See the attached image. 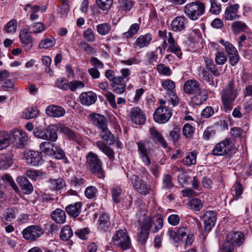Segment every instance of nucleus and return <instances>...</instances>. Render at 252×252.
<instances>
[{"mask_svg": "<svg viewBox=\"0 0 252 252\" xmlns=\"http://www.w3.org/2000/svg\"><path fill=\"white\" fill-rule=\"evenodd\" d=\"M189 205L191 208L194 211H199L203 207V203L200 199L193 198L189 201Z\"/></svg>", "mask_w": 252, "mask_h": 252, "instance_id": "obj_64", "label": "nucleus"}, {"mask_svg": "<svg viewBox=\"0 0 252 252\" xmlns=\"http://www.w3.org/2000/svg\"><path fill=\"white\" fill-rule=\"evenodd\" d=\"M133 4L129 0H119V8L120 10L127 11L130 10Z\"/></svg>", "mask_w": 252, "mask_h": 252, "instance_id": "obj_60", "label": "nucleus"}, {"mask_svg": "<svg viewBox=\"0 0 252 252\" xmlns=\"http://www.w3.org/2000/svg\"><path fill=\"white\" fill-rule=\"evenodd\" d=\"M98 229L101 231L106 232L110 229L109 217L106 214H102L98 219Z\"/></svg>", "mask_w": 252, "mask_h": 252, "instance_id": "obj_29", "label": "nucleus"}, {"mask_svg": "<svg viewBox=\"0 0 252 252\" xmlns=\"http://www.w3.org/2000/svg\"><path fill=\"white\" fill-rule=\"evenodd\" d=\"M73 235V232L68 225L63 226L60 233V237L63 240H68Z\"/></svg>", "mask_w": 252, "mask_h": 252, "instance_id": "obj_50", "label": "nucleus"}, {"mask_svg": "<svg viewBox=\"0 0 252 252\" xmlns=\"http://www.w3.org/2000/svg\"><path fill=\"white\" fill-rule=\"evenodd\" d=\"M41 227L37 225H31L25 228L22 231L23 237L27 240L35 241L43 234Z\"/></svg>", "mask_w": 252, "mask_h": 252, "instance_id": "obj_7", "label": "nucleus"}, {"mask_svg": "<svg viewBox=\"0 0 252 252\" xmlns=\"http://www.w3.org/2000/svg\"><path fill=\"white\" fill-rule=\"evenodd\" d=\"M69 83L65 78H60L56 80L55 86L60 90L67 91L69 89Z\"/></svg>", "mask_w": 252, "mask_h": 252, "instance_id": "obj_49", "label": "nucleus"}, {"mask_svg": "<svg viewBox=\"0 0 252 252\" xmlns=\"http://www.w3.org/2000/svg\"><path fill=\"white\" fill-rule=\"evenodd\" d=\"M239 5L238 4L230 5L226 7L224 17L226 20L232 21L239 17L238 14V10Z\"/></svg>", "mask_w": 252, "mask_h": 252, "instance_id": "obj_20", "label": "nucleus"}, {"mask_svg": "<svg viewBox=\"0 0 252 252\" xmlns=\"http://www.w3.org/2000/svg\"><path fill=\"white\" fill-rule=\"evenodd\" d=\"M49 187L52 190H60L63 188L65 184L63 180L61 179H51L49 181Z\"/></svg>", "mask_w": 252, "mask_h": 252, "instance_id": "obj_41", "label": "nucleus"}, {"mask_svg": "<svg viewBox=\"0 0 252 252\" xmlns=\"http://www.w3.org/2000/svg\"><path fill=\"white\" fill-rule=\"evenodd\" d=\"M168 45L167 51L174 53L178 57L180 58L182 56V53L180 47L176 40L169 43Z\"/></svg>", "mask_w": 252, "mask_h": 252, "instance_id": "obj_47", "label": "nucleus"}, {"mask_svg": "<svg viewBox=\"0 0 252 252\" xmlns=\"http://www.w3.org/2000/svg\"><path fill=\"white\" fill-rule=\"evenodd\" d=\"M97 147L103 152L109 159L112 160L114 158V152L109 146L101 141H98L95 143Z\"/></svg>", "mask_w": 252, "mask_h": 252, "instance_id": "obj_31", "label": "nucleus"}, {"mask_svg": "<svg viewBox=\"0 0 252 252\" xmlns=\"http://www.w3.org/2000/svg\"><path fill=\"white\" fill-rule=\"evenodd\" d=\"M18 213V209L15 207L8 208L4 214V219L7 221H11L16 218Z\"/></svg>", "mask_w": 252, "mask_h": 252, "instance_id": "obj_48", "label": "nucleus"}, {"mask_svg": "<svg viewBox=\"0 0 252 252\" xmlns=\"http://www.w3.org/2000/svg\"><path fill=\"white\" fill-rule=\"evenodd\" d=\"M196 153L192 152L188 153L186 157L183 159L182 162L186 165H191L196 163Z\"/></svg>", "mask_w": 252, "mask_h": 252, "instance_id": "obj_42", "label": "nucleus"}, {"mask_svg": "<svg viewBox=\"0 0 252 252\" xmlns=\"http://www.w3.org/2000/svg\"><path fill=\"white\" fill-rule=\"evenodd\" d=\"M201 89L199 82L195 80H187L184 85V90L188 94H193Z\"/></svg>", "mask_w": 252, "mask_h": 252, "instance_id": "obj_21", "label": "nucleus"}, {"mask_svg": "<svg viewBox=\"0 0 252 252\" xmlns=\"http://www.w3.org/2000/svg\"><path fill=\"white\" fill-rule=\"evenodd\" d=\"M161 85L162 89L161 91H164L166 94H172L175 91V83L170 79H166L161 81Z\"/></svg>", "mask_w": 252, "mask_h": 252, "instance_id": "obj_33", "label": "nucleus"}, {"mask_svg": "<svg viewBox=\"0 0 252 252\" xmlns=\"http://www.w3.org/2000/svg\"><path fill=\"white\" fill-rule=\"evenodd\" d=\"M172 115L168 108L158 107L154 114V119L157 123L165 124L169 121Z\"/></svg>", "mask_w": 252, "mask_h": 252, "instance_id": "obj_10", "label": "nucleus"}, {"mask_svg": "<svg viewBox=\"0 0 252 252\" xmlns=\"http://www.w3.org/2000/svg\"><path fill=\"white\" fill-rule=\"evenodd\" d=\"M147 220L149 223L146 224V227L153 233L158 232L163 226V219L160 216H156L153 218L147 217L143 220L142 223H145Z\"/></svg>", "mask_w": 252, "mask_h": 252, "instance_id": "obj_8", "label": "nucleus"}, {"mask_svg": "<svg viewBox=\"0 0 252 252\" xmlns=\"http://www.w3.org/2000/svg\"><path fill=\"white\" fill-rule=\"evenodd\" d=\"M157 70L160 74L166 76H170L172 73L170 67L166 66L163 63L158 64L157 67Z\"/></svg>", "mask_w": 252, "mask_h": 252, "instance_id": "obj_59", "label": "nucleus"}, {"mask_svg": "<svg viewBox=\"0 0 252 252\" xmlns=\"http://www.w3.org/2000/svg\"><path fill=\"white\" fill-rule=\"evenodd\" d=\"M26 174L30 178L36 181L42 178L44 173L39 170L30 169L27 171Z\"/></svg>", "mask_w": 252, "mask_h": 252, "instance_id": "obj_52", "label": "nucleus"}, {"mask_svg": "<svg viewBox=\"0 0 252 252\" xmlns=\"http://www.w3.org/2000/svg\"><path fill=\"white\" fill-rule=\"evenodd\" d=\"M112 241L114 245L119 246L123 250L130 248V240L125 230L118 231L112 238Z\"/></svg>", "mask_w": 252, "mask_h": 252, "instance_id": "obj_6", "label": "nucleus"}, {"mask_svg": "<svg viewBox=\"0 0 252 252\" xmlns=\"http://www.w3.org/2000/svg\"><path fill=\"white\" fill-rule=\"evenodd\" d=\"M13 156L11 154L3 156L0 158V168L7 169L13 163Z\"/></svg>", "mask_w": 252, "mask_h": 252, "instance_id": "obj_38", "label": "nucleus"}, {"mask_svg": "<svg viewBox=\"0 0 252 252\" xmlns=\"http://www.w3.org/2000/svg\"><path fill=\"white\" fill-rule=\"evenodd\" d=\"M89 118L93 124L101 130L99 134L100 137L107 144H113L114 142V137L107 128L106 118L99 114H93L89 116Z\"/></svg>", "mask_w": 252, "mask_h": 252, "instance_id": "obj_2", "label": "nucleus"}, {"mask_svg": "<svg viewBox=\"0 0 252 252\" xmlns=\"http://www.w3.org/2000/svg\"><path fill=\"white\" fill-rule=\"evenodd\" d=\"M51 218L56 222L63 223L66 220V215L63 210L58 208L51 213Z\"/></svg>", "mask_w": 252, "mask_h": 252, "instance_id": "obj_34", "label": "nucleus"}, {"mask_svg": "<svg viewBox=\"0 0 252 252\" xmlns=\"http://www.w3.org/2000/svg\"><path fill=\"white\" fill-rule=\"evenodd\" d=\"M243 187L239 181H237L232 188L231 192L235 199H238L243 191Z\"/></svg>", "mask_w": 252, "mask_h": 252, "instance_id": "obj_46", "label": "nucleus"}, {"mask_svg": "<svg viewBox=\"0 0 252 252\" xmlns=\"http://www.w3.org/2000/svg\"><path fill=\"white\" fill-rule=\"evenodd\" d=\"M227 241L231 244L241 245L244 241L243 234L240 232H229L227 235Z\"/></svg>", "mask_w": 252, "mask_h": 252, "instance_id": "obj_26", "label": "nucleus"}, {"mask_svg": "<svg viewBox=\"0 0 252 252\" xmlns=\"http://www.w3.org/2000/svg\"><path fill=\"white\" fill-rule=\"evenodd\" d=\"M55 44V39L51 36L41 40L39 43L38 47L40 49H49L54 46Z\"/></svg>", "mask_w": 252, "mask_h": 252, "instance_id": "obj_39", "label": "nucleus"}, {"mask_svg": "<svg viewBox=\"0 0 252 252\" xmlns=\"http://www.w3.org/2000/svg\"><path fill=\"white\" fill-rule=\"evenodd\" d=\"M177 233L179 241L185 239L186 245H190L193 243L194 236L187 226H182L179 227L177 229Z\"/></svg>", "mask_w": 252, "mask_h": 252, "instance_id": "obj_12", "label": "nucleus"}, {"mask_svg": "<svg viewBox=\"0 0 252 252\" xmlns=\"http://www.w3.org/2000/svg\"><path fill=\"white\" fill-rule=\"evenodd\" d=\"M149 131L151 136L154 139L157 140L159 143H160L163 148H166L167 147V144L165 139L159 133L157 128L154 127H152L150 128Z\"/></svg>", "mask_w": 252, "mask_h": 252, "instance_id": "obj_35", "label": "nucleus"}, {"mask_svg": "<svg viewBox=\"0 0 252 252\" xmlns=\"http://www.w3.org/2000/svg\"><path fill=\"white\" fill-rule=\"evenodd\" d=\"M38 114L36 109L33 108H29L25 110L22 114V117L24 119H30L35 118Z\"/></svg>", "mask_w": 252, "mask_h": 252, "instance_id": "obj_55", "label": "nucleus"}, {"mask_svg": "<svg viewBox=\"0 0 252 252\" xmlns=\"http://www.w3.org/2000/svg\"><path fill=\"white\" fill-rule=\"evenodd\" d=\"M133 187L141 194L146 195L149 192V187L143 181L140 180L136 175H132L130 177Z\"/></svg>", "mask_w": 252, "mask_h": 252, "instance_id": "obj_15", "label": "nucleus"}, {"mask_svg": "<svg viewBox=\"0 0 252 252\" xmlns=\"http://www.w3.org/2000/svg\"><path fill=\"white\" fill-rule=\"evenodd\" d=\"M148 223H149V221L147 220L145 223H142L140 231L138 234V241L142 245L144 244L146 242L149 237L150 230L147 227H146V224Z\"/></svg>", "mask_w": 252, "mask_h": 252, "instance_id": "obj_30", "label": "nucleus"}, {"mask_svg": "<svg viewBox=\"0 0 252 252\" xmlns=\"http://www.w3.org/2000/svg\"><path fill=\"white\" fill-rule=\"evenodd\" d=\"M188 24V19L184 16L175 17L171 23V28L175 32L184 30Z\"/></svg>", "mask_w": 252, "mask_h": 252, "instance_id": "obj_16", "label": "nucleus"}, {"mask_svg": "<svg viewBox=\"0 0 252 252\" xmlns=\"http://www.w3.org/2000/svg\"><path fill=\"white\" fill-rule=\"evenodd\" d=\"M79 98L82 104L90 106L95 102L97 96L95 93L92 91H89L81 93Z\"/></svg>", "mask_w": 252, "mask_h": 252, "instance_id": "obj_18", "label": "nucleus"}, {"mask_svg": "<svg viewBox=\"0 0 252 252\" xmlns=\"http://www.w3.org/2000/svg\"><path fill=\"white\" fill-rule=\"evenodd\" d=\"M13 142L18 148L24 147L28 142V136L26 132L21 129H15L12 133Z\"/></svg>", "mask_w": 252, "mask_h": 252, "instance_id": "obj_11", "label": "nucleus"}, {"mask_svg": "<svg viewBox=\"0 0 252 252\" xmlns=\"http://www.w3.org/2000/svg\"><path fill=\"white\" fill-rule=\"evenodd\" d=\"M96 31L101 35L108 34L111 30V25L107 23L99 24L96 26Z\"/></svg>", "mask_w": 252, "mask_h": 252, "instance_id": "obj_44", "label": "nucleus"}, {"mask_svg": "<svg viewBox=\"0 0 252 252\" xmlns=\"http://www.w3.org/2000/svg\"><path fill=\"white\" fill-rule=\"evenodd\" d=\"M86 165L88 170L99 178L104 177L102 163L97 155L91 152L86 156Z\"/></svg>", "mask_w": 252, "mask_h": 252, "instance_id": "obj_3", "label": "nucleus"}, {"mask_svg": "<svg viewBox=\"0 0 252 252\" xmlns=\"http://www.w3.org/2000/svg\"><path fill=\"white\" fill-rule=\"evenodd\" d=\"M240 91V87L233 80L229 81L223 88L221 92V98L225 111L232 108L234 101Z\"/></svg>", "mask_w": 252, "mask_h": 252, "instance_id": "obj_1", "label": "nucleus"}, {"mask_svg": "<svg viewBox=\"0 0 252 252\" xmlns=\"http://www.w3.org/2000/svg\"><path fill=\"white\" fill-rule=\"evenodd\" d=\"M130 120L136 125H142L145 123L146 117L144 113L138 107L132 108L129 113Z\"/></svg>", "mask_w": 252, "mask_h": 252, "instance_id": "obj_13", "label": "nucleus"}, {"mask_svg": "<svg viewBox=\"0 0 252 252\" xmlns=\"http://www.w3.org/2000/svg\"><path fill=\"white\" fill-rule=\"evenodd\" d=\"M149 141L147 139L141 140L136 143L140 159L147 166L150 167L151 164L152 155L151 149L147 148Z\"/></svg>", "mask_w": 252, "mask_h": 252, "instance_id": "obj_5", "label": "nucleus"}, {"mask_svg": "<svg viewBox=\"0 0 252 252\" xmlns=\"http://www.w3.org/2000/svg\"><path fill=\"white\" fill-rule=\"evenodd\" d=\"M17 181L24 193L29 194L32 191V185L27 178L19 177L17 178Z\"/></svg>", "mask_w": 252, "mask_h": 252, "instance_id": "obj_32", "label": "nucleus"}, {"mask_svg": "<svg viewBox=\"0 0 252 252\" xmlns=\"http://www.w3.org/2000/svg\"><path fill=\"white\" fill-rule=\"evenodd\" d=\"M103 95L107 99L111 106L114 109H116L117 108V105L115 101V95L109 91H106L103 93Z\"/></svg>", "mask_w": 252, "mask_h": 252, "instance_id": "obj_63", "label": "nucleus"}, {"mask_svg": "<svg viewBox=\"0 0 252 252\" xmlns=\"http://www.w3.org/2000/svg\"><path fill=\"white\" fill-rule=\"evenodd\" d=\"M204 229L206 231H210L214 226L217 217L216 213L212 211H207L203 216Z\"/></svg>", "mask_w": 252, "mask_h": 252, "instance_id": "obj_14", "label": "nucleus"}, {"mask_svg": "<svg viewBox=\"0 0 252 252\" xmlns=\"http://www.w3.org/2000/svg\"><path fill=\"white\" fill-rule=\"evenodd\" d=\"M211 7L210 8V13L213 14L218 15L221 11V6L217 0H210Z\"/></svg>", "mask_w": 252, "mask_h": 252, "instance_id": "obj_53", "label": "nucleus"}, {"mask_svg": "<svg viewBox=\"0 0 252 252\" xmlns=\"http://www.w3.org/2000/svg\"><path fill=\"white\" fill-rule=\"evenodd\" d=\"M231 28L235 34H238L241 32L245 31L248 27L244 22L238 21L232 24Z\"/></svg>", "mask_w": 252, "mask_h": 252, "instance_id": "obj_43", "label": "nucleus"}, {"mask_svg": "<svg viewBox=\"0 0 252 252\" xmlns=\"http://www.w3.org/2000/svg\"><path fill=\"white\" fill-rule=\"evenodd\" d=\"M122 189L120 187L115 186L111 189L112 198L115 203H119L122 199Z\"/></svg>", "mask_w": 252, "mask_h": 252, "instance_id": "obj_37", "label": "nucleus"}, {"mask_svg": "<svg viewBox=\"0 0 252 252\" xmlns=\"http://www.w3.org/2000/svg\"><path fill=\"white\" fill-rule=\"evenodd\" d=\"M31 33H38L45 31V27L44 24L41 22H36L32 24L31 27Z\"/></svg>", "mask_w": 252, "mask_h": 252, "instance_id": "obj_61", "label": "nucleus"}, {"mask_svg": "<svg viewBox=\"0 0 252 252\" xmlns=\"http://www.w3.org/2000/svg\"><path fill=\"white\" fill-rule=\"evenodd\" d=\"M140 28V25L137 23L132 24L127 32L123 34L124 38H131L137 33Z\"/></svg>", "mask_w": 252, "mask_h": 252, "instance_id": "obj_40", "label": "nucleus"}, {"mask_svg": "<svg viewBox=\"0 0 252 252\" xmlns=\"http://www.w3.org/2000/svg\"><path fill=\"white\" fill-rule=\"evenodd\" d=\"M25 158L32 165L36 166L41 163L42 154L38 151H30L25 153Z\"/></svg>", "mask_w": 252, "mask_h": 252, "instance_id": "obj_17", "label": "nucleus"}, {"mask_svg": "<svg viewBox=\"0 0 252 252\" xmlns=\"http://www.w3.org/2000/svg\"><path fill=\"white\" fill-rule=\"evenodd\" d=\"M83 36L88 42H94L96 39L95 34L91 28H88L84 31L83 33Z\"/></svg>", "mask_w": 252, "mask_h": 252, "instance_id": "obj_56", "label": "nucleus"}, {"mask_svg": "<svg viewBox=\"0 0 252 252\" xmlns=\"http://www.w3.org/2000/svg\"><path fill=\"white\" fill-rule=\"evenodd\" d=\"M152 39V36L150 33L140 35L136 40L134 47L142 48L149 45Z\"/></svg>", "mask_w": 252, "mask_h": 252, "instance_id": "obj_24", "label": "nucleus"}, {"mask_svg": "<svg viewBox=\"0 0 252 252\" xmlns=\"http://www.w3.org/2000/svg\"><path fill=\"white\" fill-rule=\"evenodd\" d=\"M9 144V135L4 131H0V150L8 146Z\"/></svg>", "mask_w": 252, "mask_h": 252, "instance_id": "obj_51", "label": "nucleus"}, {"mask_svg": "<svg viewBox=\"0 0 252 252\" xmlns=\"http://www.w3.org/2000/svg\"><path fill=\"white\" fill-rule=\"evenodd\" d=\"M82 204L81 202H77L73 204H69L65 208V211L70 216L77 217L81 212Z\"/></svg>", "mask_w": 252, "mask_h": 252, "instance_id": "obj_23", "label": "nucleus"}, {"mask_svg": "<svg viewBox=\"0 0 252 252\" xmlns=\"http://www.w3.org/2000/svg\"><path fill=\"white\" fill-rule=\"evenodd\" d=\"M111 86L113 92L118 94L124 93L126 89V84L121 78L117 77L111 83Z\"/></svg>", "mask_w": 252, "mask_h": 252, "instance_id": "obj_28", "label": "nucleus"}, {"mask_svg": "<svg viewBox=\"0 0 252 252\" xmlns=\"http://www.w3.org/2000/svg\"><path fill=\"white\" fill-rule=\"evenodd\" d=\"M19 37L24 46L30 49L32 46V39L30 33L27 30H23L20 32Z\"/></svg>", "mask_w": 252, "mask_h": 252, "instance_id": "obj_27", "label": "nucleus"}, {"mask_svg": "<svg viewBox=\"0 0 252 252\" xmlns=\"http://www.w3.org/2000/svg\"><path fill=\"white\" fill-rule=\"evenodd\" d=\"M58 128L57 126L54 125H49L46 128L47 138L46 140L54 142L58 139L57 135Z\"/></svg>", "mask_w": 252, "mask_h": 252, "instance_id": "obj_36", "label": "nucleus"}, {"mask_svg": "<svg viewBox=\"0 0 252 252\" xmlns=\"http://www.w3.org/2000/svg\"><path fill=\"white\" fill-rule=\"evenodd\" d=\"M46 114L52 117L59 118L65 114V109L62 106L56 105H50L45 110Z\"/></svg>", "mask_w": 252, "mask_h": 252, "instance_id": "obj_19", "label": "nucleus"}, {"mask_svg": "<svg viewBox=\"0 0 252 252\" xmlns=\"http://www.w3.org/2000/svg\"><path fill=\"white\" fill-rule=\"evenodd\" d=\"M233 146L232 140L229 138H226L223 141L218 143L214 147L212 154L216 156H223L228 152L231 151V149Z\"/></svg>", "mask_w": 252, "mask_h": 252, "instance_id": "obj_9", "label": "nucleus"}, {"mask_svg": "<svg viewBox=\"0 0 252 252\" xmlns=\"http://www.w3.org/2000/svg\"><path fill=\"white\" fill-rule=\"evenodd\" d=\"M204 62L205 64L208 69L215 76H219L220 75L219 71L218 70L215 64L212 59L208 57L204 58Z\"/></svg>", "mask_w": 252, "mask_h": 252, "instance_id": "obj_45", "label": "nucleus"}, {"mask_svg": "<svg viewBox=\"0 0 252 252\" xmlns=\"http://www.w3.org/2000/svg\"><path fill=\"white\" fill-rule=\"evenodd\" d=\"M40 150L48 156H53L57 150V146L54 143L49 141H45L41 143L39 146Z\"/></svg>", "mask_w": 252, "mask_h": 252, "instance_id": "obj_25", "label": "nucleus"}, {"mask_svg": "<svg viewBox=\"0 0 252 252\" xmlns=\"http://www.w3.org/2000/svg\"><path fill=\"white\" fill-rule=\"evenodd\" d=\"M205 10L204 3L196 1L187 4L184 9V12L187 17L191 20H196L203 15Z\"/></svg>", "mask_w": 252, "mask_h": 252, "instance_id": "obj_4", "label": "nucleus"}, {"mask_svg": "<svg viewBox=\"0 0 252 252\" xmlns=\"http://www.w3.org/2000/svg\"><path fill=\"white\" fill-rule=\"evenodd\" d=\"M194 127L192 125L187 123L183 127V134L187 138L191 137L194 132Z\"/></svg>", "mask_w": 252, "mask_h": 252, "instance_id": "obj_62", "label": "nucleus"}, {"mask_svg": "<svg viewBox=\"0 0 252 252\" xmlns=\"http://www.w3.org/2000/svg\"><path fill=\"white\" fill-rule=\"evenodd\" d=\"M227 61V57L222 51H218L215 55V62L218 65H223Z\"/></svg>", "mask_w": 252, "mask_h": 252, "instance_id": "obj_54", "label": "nucleus"}, {"mask_svg": "<svg viewBox=\"0 0 252 252\" xmlns=\"http://www.w3.org/2000/svg\"><path fill=\"white\" fill-rule=\"evenodd\" d=\"M85 84L84 82L74 80L70 82L69 83V90L71 92H75L78 89L84 88Z\"/></svg>", "mask_w": 252, "mask_h": 252, "instance_id": "obj_58", "label": "nucleus"}, {"mask_svg": "<svg viewBox=\"0 0 252 252\" xmlns=\"http://www.w3.org/2000/svg\"><path fill=\"white\" fill-rule=\"evenodd\" d=\"M158 35L163 40H166V41H167L168 44L175 40L173 36V34L171 32H167L166 30H164L163 31L160 30L159 31Z\"/></svg>", "mask_w": 252, "mask_h": 252, "instance_id": "obj_57", "label": "nucleus"}, {"mask_svg": "<svg viewBox=\"0 0 252 252\" xmlns=\"http://www.w3.org/2000/svg\"><path fill=\"white\" fill-rule=\"evenodd\" d=\"M193 94L195 95L191 97V102L194 105H200L206 101L208 98L206 90L202 88Z\"/></svg>", "mask_w": 252, "mask_h": 252, "instance_id": "obj_22", "label": "nucleus"}]
</instances>
